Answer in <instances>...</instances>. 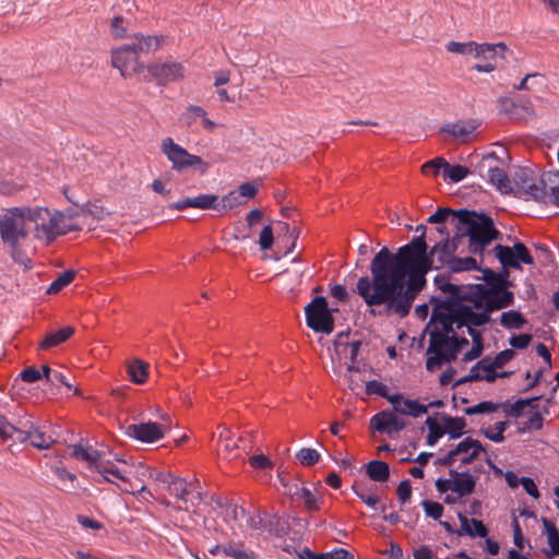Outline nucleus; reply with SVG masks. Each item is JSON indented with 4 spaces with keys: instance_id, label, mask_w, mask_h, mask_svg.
<instances>
[{
    "instance_id": "4",
    "label": "nucleus",
    "mask_w": 559,
    "mask_h": 559,
    "mask_svg": "<svg viewBox=\"0 0 559 559\" xmlns=\"http://www.w3.org/2000/svg\"><path fill=\"white\" fill-rule=\"evenodd\" d=\"M28 223L34 224V237L52 242L57 237L81 230L78 224H68L66 214L45 206H27Z\"/></svg>"
},
{
    "instance_id": "29",
    "label": "nucleus",
    "mask_w": 559,
    "mask_h": 559,
    "mask_svg": "<svg viewBox=\"0 0 559 559\" xmlns=\"http://www.w3.org/2000/svg\"><path fill=\"white\" fill-rule=\"evenodd\" d=\"M506 114L515 120L524 119L534 115L533 106L530 102L510 100L503 103Z\"/></svg>"
},
{
    "instance_id": "10",
    "label": "nucleus",
    "mask_w": 559,
    "mask_h": 559,
    "mask_svg": "<svg viewBox=\"0 0 559 559\" xmlns=\"http://www.w3.org/2000/svg\"><path fill=\"white\" fill-rule=\"evenodd\" d=\"M111 64L114 68L119 69L123 78H129L144 69V64L140 61V56L130 44L111 51Z\"/></svg>"
},
{
    "instance_id": "3",
    "label": "nucleus",
    "mask_w": 559,
    "mask_h": 559,
    "mask_svg": "<svg viewBox=\"0 0 559 559\" xmlns=\"http://www.w3.org/2000/svg\"><path fill=\"white\" fill-rule=\"evenodd\" d=\"M552 177L559 178V171H549L537 179L532 169L520 167L514 173L510 193L525 201L559 206V186H548Z\"/></svg>"
},
{
    "instance_id": "43",
    "label": "nucleus",
    "mask_w": 559,
    "mask_h": 559,
    "mask_svg": "<svg viewBox=\"0 0 559 559\" xmlns=\"http://www.w3.org/2000/svg\"><path fill=\"white\" fill-rule=\"evenodd\" d=\"M224 555L236 559H257V556L252 550H246L242 545L235 543L226 544Z\"/></svg>"
},
{
    "instance_id": "35",
    "label": "nucleus",
    "mask_w": 559,
    "mask_h": 559,
    "mask_svg": "<svg viewBox=\"0 0 559 559\" xmlns=\"http://www.w3.org/2000/svg\"><path fill=\"white\" fill-rule=\"evenodd\" d=\"M76 272L74 270H67L58 275V277L50 284L47 288L48 295H55L59 293L62 288L68 286L74 280Z\"/></svg>"
},
{
    "instance_id": "32",
    "label": "nucleus",
    "mask_w": 559,
    "mask_h": 559,
    "mask_svg": "<svg viewBox=\"0 0 559 559\" xmlns=\"http://www.w3.org/2000/svg\"><path fill=\"white\" fill-rule=\"evenodd\" d=\"M288 492L293 498L302 499L308 511L313 512L320 509L321 498L317 497L307 487H296V491L288 488Z\"/></svg>"
},
{
    "instance_id": "59",
    "label": "nucleus",
    "mask_w": 559,
    "mask_h": 559,
    "mask_svg": "<svg viewBox=\"0 0 559 559\" xmlns=\"http://www.w3.org/2000/svg\"><path fill=\"white\" fill-rule=\"evenodd\" d=\"M396 495H397L399 501L402 504H404V503H406L407 501L411 500V497H412V486H411V480L409 479H404V480H402L399 484L397 489H396Z\"/></svg>"
},
{
    "instance_id": "61",
    "label": "nucleus",
    "mask_w": 559,
    "mask_h": 559,
    "mask_svg": "<svg viewBox=\"0 0 559 559\" xmlns=\"http://www.w3.org/2000/svg\"><path fill=\"white\" fill-rule=\"evenodd\" d=\"M20 378L27 383H33L36 381H39L43 379L41 372L34 366H28L24 368L21 373Z\"/></svg>"
},
{
    "instance_id": "13",
    "label": "nucleus",
    "mask_w": 559,
    "mask_h": 559,
    "mask_svg": "<svg viewBox=\"0 0 559 559\" xmlns=\"http://www.w3.org/2000/svg\"><path fill=\"white\" fill-rule=\"evenodd\" d=\"M497 159L498 157L495 152L484 155L481 162L478 165V169L481 171L483 169L487 168L489 182L493 185L501 193H510L512 190V183L507 173L502 168L491 165V162H496Z\"/></svg>"
},
{
    "instance_id": "20",
    "label": "nucleus",
    "mask_w": 559,
    "mask_h": 559,
    "mask_svg": "<svg viewBox=\"0 0 559 559\" xmlns=\"http://www.w3.org/2000/svg\"><path fill=\"white\" fill-rule=\"evenodd\" d=\"M452 477L453 492L459 497H465L474 492L476 487V477L469 474L468 471L457 472L455 469L449 471Z\"/></svg>"
},
{
    "instance_id": "41",
    "label": "nucleus",
    "mask_w": 559,
    "mask_h": 559,
    "mask_svg": "<svg viewBox=\"0 0 559 559\" xmlns=\"http://www.w3.org/2000/svg\"><path fill=\"white\" fill-rule=\"evenodd\" d=\"M426 425H427L428 430H429L426 442H427L428 445L433 447V445L437 444L439 439L443 435H445L443 426L438 424V421L435 418H432V417H428L426 419Z\"/></svg>"
},
{
    "instance_id": "49",
    "label": "nucleus",
    "mask_w": 559,
    "mask_h": 559,
    "mask_svg": "<svg viewBox=\"0 0 559 559\" xmlns=\"http://www.w3.org/2000/svg\"><path fill=\"white\" fill-rule=\"evenodd\" d=\"M296 457L299 460L301 465L312 466L319 462L320 453L311 448H302L297 452Z\"/></svg>"
},
{
    "instance_id": "25",
    "label": "nucleus",
    "mask_w": 559,
    "mask_h": 559,
    "mask_svg": "<svg viewBox=\"0 0 559 559\" xmlns=\"http://www.w3.org/2000/svg\"><path fill=\"white\" fill-rule=\"evenodd\" d=\"M462 301H464V299H456L452 295L444 300H439L437 297H431V302L435 304L431 313V322H435L436 318L444 313L447 314L456 312V310L464 306Z\"/></svg>"
},
{
    "instance_id": "40",
    "label": "nucleus",
    "mask_w": 559,
    "mask_h": 559,
    "mask_svg": "<svg viewBox=\"0 0 559 559\" xmlns=\"http://www.w3.org/2000/svg\"><path fill=\"white\" fill-rule=\"evenodd\" d=\"M427 412L428 406L420 404L416 400L405 399L403 400L402 411L400 412V414L417 418L426 414Z\"/></svg>"
},
{
    "instance_id": "5",
    "label": "nucleus",
    "mask_w": 559,
    "mask_h": 559,
    "mask_svg": "<svg viewBox=\"0 0 559 559\" xmlns=\"http://www.w3.org/2000/svg\"><path fill=\"white\" fill-rule=\"evenodd\" d=\"M27 206H13L0 213V237L3 243L21 241L28 237Z\"/></svg>"
},
{
    "instance_id": "15",
    "label": "nucleus",
    "mask_w": 559,
    "mask_h": 559,
    "mask_svg": "<svg viewBox=\"0 0 559 559\" xmlns=\"http://www.w3.org/2000/svg\"><path fill=\"white\" fill-rule=\"evenodd\" d=\"M147 71L158 85H167L182 80L185 76V68L181 63L175 61L150 64Z\"/></svg>"
},
{
    "instance_id": "33",
    "label": "nucleus",
    "mask_w": 559,
    "mask_h": 559,
    "mask_svg": "<svg viewBox=\"0 0 559 559\" xmlns=\"http://www.w3.org/2000/svg\"><path fill=\"white\" fill-rule=\"evenodd\" d=\"M29 443L39 450L49 449L53 443V439L50 436H47L45 432L40 431L34 423H29Z\"/></svg>"
},
{
    "instance_id": "52",
    "label": "nucleus",
    "mask_w": 559,
    "mask_h": 559,
    "mask_svg": "<svg viewBox=\"0 0 559 559\" xmlns=\"http://www.w3.org/2000/svg\"><path fill=\"white\" fill-rule=\"evenodd\" d=\"M500 408V404L493 403L491 401H484L478 403L477 405L466 407L464 409V413L466 415H476V414H486V413H493Z\"/></svg>"
},
{
    "instance_id": "24",
    "label": "nucleus",
    "mask_w": 559,
    "mask_h": 559,
    "mask_svg": "<svg viewBox=\"0 0 559 559\" xmlns=\"http://www.w3.org/2000/svg\"><path fill=\"white\" fill-rule=\"evenodd\" d=\"M476 128L477 124L475 123L474 120H465L443 124L440 128V132L448 133L455 139H461L462 141H465V139L469 134H472L476 130Z\"/></svg>"
},
{
    "instance_id": "22",
    "label": "nucleus",
    "mask_w": 559,
    "mask_h": 559,
    "mask_svg": "<svg viewBox=\"0 0 559 559\" xmlns=\"http://www.w3.org/2000/svg\"><path fill=\"white\" fill-rule=\"evenodd\" d=\"M102 452L92 448H85L82 444L73 447L72 456L85 461L95 472L104 471V462L102 461Z\"/></svg>"
},
{
    "instance_id": "46",
    "label": "nucleus",
    "mask_w": 559,
    "mask_h": 559,
    "mask_svg": "<svg viewBox=\"0 0 559 559\" xmlns=\"http://www.w3.org/2000/svg\"><path fill=\"white\" fill-rule=\"evenodd\" d=\"M243 203L245 201L241 200L240 194L236 190L230 191L228 194L218 200V207L216 211H229Z\"/></svg>"
},
{
    "instance_id": "23",
    "label": "nucleus",
    "mask_w": 559,
    "mask_h": 559,
    "mask_svg": "<svg viewBox=\"0 0 559 559\" xmlns=\"http://www.w3.org/2000/svg\"><path fill=\"white\" fill-rule=\"evenodd\" d=\"M490 313L488 312H476L472 307L464 305L459 309V318L461 320V325L477 328L481 326L490 321Z\"/></svg>"
},
{
    "instance_id": "34",
    "label": "nucleus",
    "mask_w": 559,
    "mask_h": 559,
    "mask_svg": "<svg viewBox=\"0 0 559 559\" xmlns=\"http://www.w3.org/2000/svg\"><path fill=\"white\" fill-rule=\"evenodd\" d=\"M5 245L9 247L10 255L16 264L24 266L25 270L32 269V260L21 248L20 241L8 242Z\"/></svg>"
},
{
    "instance_id": "53",
    "label": "nucleus",
    "mask_w": 559,
    "mask_h": 559,
    "mask_svg": "<svg viewBox=\"0 0 559 559\" xmlns=\"http://www.w3.org/2000/svg\"><path fill=\"white\" fill-rule=\"evenodd\" d=\"M476 367H481V370L486 372L483 374V380L492 383L498 379V372L495 370L497 368L489 361V358L486 357L477 361Z\"/></svg>"
},
{
    "instance_id": "8",
    "label": "nucleus",
    "mask_w": 559,
    "mask_h": 559,
    "mask_svg": "<svg viewBox=\"0 0 559 559\" xmlns=\"http://www.w3.org/2000/svg\"><path fill=\"white\" fill-rule=\"evenodd\" d=\"M337 310L329 308L325 297L317 296L305 307L307 325L317 333L331 334L334 330L333 312Z\"/></svg>"
},
{
    "instance_id": "48",
    "label": "nucleus",
    "mask_w": 559,
    "mask_h": 559,
    "mask_svg": "<svg viewBox=\"0 0 559 559\" xmlns=\"http://www.w3.org/2000/svg\"><path fill=\"white\" fill-rule=\"evenodd\" d=\"M449 216H452V218H457V210H452L449 207H439L433 214H431L427 218V223L441 225L448 221Z\"/></svg>"
},
{
    "instance_id": "55",
    "label": "nucleus",
    "mask_w": 559,
    "mask_h": 559,
    "mask_svg": "<svg viewBox=\"0 0 559 559\" xmlns=\"http://www.w3.org/2000/svg\"><path fill=\"white\" fill-rule=\"evenodd\" d=\"M421 506L427 516L432 518L433 520H440L443 513V506L439 502L423 500Z\"/></svg>"
},
{
    "instance_id": "38",
    "label": "nucleus",
    "mask_w": 559,
    "mask_h": 559,
    "mask_svg": "<svg viewBox=\"0 0 559 559\" xmlns=\"http://www.w3.org/2000/svg\"><path fill=\"white\" fill-rule=\"evenodd\" d=\"M435 284L437 287L443 292L452 295L456 299H464L466 296H464L460 289V287L455 284H452L449 282V278L445 275H437L435 277Z\"/></svg>"
},
{
    "instance_id": "26",
    "label": "nucleus",
    "mask_w": 559,
    "mask_h": 559,
    "mask_svg": "<svg viewBox=\"0 0 559 559\" xmlns=\"http://www.w3.org/2000/svg\"><path fill=\"white\" fill-rule=\"evenodd\" d=\"M263 527L271 534L276 537H284L290 531V525L288 521L277 514H267L264 513V524Z\"/></svg>"
},
{
    "instance_id": "11",
    "label": "nucleus",
    "mask_w": 559,
    "mask_h": 559,
    "mask_svg": "<svg viewBox=\"0 0 559 559\" xmlns=\"http://www.w3.org/2000/svg\"><path fill=\"white\" fill-rule=\"evenodd\" d=\"M468 345V340L464 336H457L455 333L450 337V342L444 345L440 352L428 356L426 369L430 372L440 368L443 364H450L457 358L459 353Z\"/></svg>"
},
{
    "instance_id": "44",
    "label": "nucleus",
    "mask_w": 559,
    "mask_h": 559,
    "mask_svg": "<svg viewBox=\"0 0 559 559\" xmlns=\"http://www.w3.org/2000/svg\"><path fill=\"white\" fill-rule=\"evenodd\" d=\"M552 555H559V531L551 520L543 519Z\"/></svg>"
},
{
    "instance_id": "12",
    "label": "nucleus",
    "mask_w": 559,
    "mask_h": 559,
    "mask_svg": "<svg viewBox=\"0 0 559 559\" xmlns=\"http://www.w3.org/2000/svg\"><path fill=\"white\" fill-rule=\"evenodd\" d=\"M493 250L503 267L521 270V262L525 264L534 262L531 252L522 242H516L513 247L497 245Z\"/></svg>"
},
{
    "instance_id": "54",
    "label": "nucleus",
    "mask_w": 559,
    "mask_h": 559,
    "mask_svg": "<svg viewBox=\"0 0 559 559\" xmlns=\"http://www.w3.org/2000/svg\"><path fill=\"white\" fill-rule=\"evenodd\" d=\"M444 167H449V163L443 157H436L431 160L426 162L421 166V171L425 175L435 174L437 175L439 169H444Z\"/></svg>"
},
{
    "instance_id": "45",
    "label": "nucleus",
    "mask_w": 559,
    "mask_h": 559,
    "mask_svg": "<svg viewBox=\"0 0 559 559\" xmlns=\"http://www.w3.org/2000/svg\"><path fill=\"white\" fill-rule=\"evenodd\" d=\"M449 270L454 273L462 271L478 270L477 261L472 257L456 258L454 257L451 261Z\"/></svg>"
},
{
    "instance_id": "50",
    "label": "nucleus",
    "mask_w": 559,
    "mask_h": 559,
    "mask_svg": "<svg viewBox=\"0 0 559 559\" xmlns=\"http://www.w3.org/2000/svg\"><path fill=\"white\" fill-rule=\"evenodd\" d=\"M509 426L508 420L498 421L495 424L496 432H492L490 429H481L480 433H483L487 439L493 441V442H502L504 441V431Z\"/></svg>"
},
{
    "instance_id": "62",
    "label": "nucleus",
    "mask_w": 559,
    "mask_h": 559,
    "mask_svg": "<svg viewBox=\"0 0 559 559\" xmlns=\"http://www.w3.org/2000/svg\"><path fill=\"white\" fill-rule=\"evenodd\" d=\"M29 423L31 420H26L25 423H20L21 427H15L14 437L12 439L19 442H29Z\"/></svg>"
},
{
    "instance_id": "17",
    "label": "nucleus",
    "mask_w": 559,
    "mask_h": 559,
    "mask_svg": "<svg viewBox=\"0 0 559 559\" xmlns=\"http://www.w3.org/2000/svg\"><path fill=\"white\" fill-rule=\"evenodd\" d=\"M124 433L144 443H153L164 437L163 426L154 421L129 425Z\"/></svg>"
},
{
    "instance_id": "6",
    "label": "nucleus",
    "mask_w": 559,
    "mask_h": 559,
    "mask_svg": "<svg viewBox=\"0 0 559 559\" xmlns=\"http://www.w3.org/2000/svg\"><path fill=\"white\" fill-rule=\"evenodd\" d=\"M460 322L459 310L454 313L439 316L435 322L430 321L425 330L429 332V345L426 354L431 356L436 352H440L450 342V337L456 333V330L462 329Z\"/></svg>"
},
{
    "instance_id": "2",
    "label": "nucleus",
    "mask_w": 559,
    "mask_h": 559,
    "mask_svg": "<svg viewBox=\"0 0 559 559\" xmlns=\"http://www.w3.org/2000/svg\"><path fill=\"white\" fill-rule=\"evenodd\" d=\"M455 227V240L468 238V251L483 255L485 248L493 240L501 239V233L495 227L493 219L486 213L467 209L457 210V218H451Z\"/></svg>"
},
{
    "instance_id": "56",
    "label": "nucleus",
    "mask_w": 559,
    "mask_h": 559,
    "mask_svg": "<svg viewBox=\"0 0 559 559\" xmlns=\"http://www.w3.org/2000/svg\"><path fill=\"white\" fill-rule=\"evenodd\" d=\"M124 17L122 15H117L111 20L110 31L115 38H124L127 36V28L123 25Z\"/></svg>"
},
{
    "instance_id": "28",
    "label": "nucleus",
    "mask_w": 559,
    "mask_h": 559,
    "mask_svg": "<svg viewBox=\"0 0 559 559\" xmlns=\"http://www.w3.org/2000/svg\"><path fill=\"white\" fill-rule=\"evenodd\" d=\"M162 40L163 37L136 34L134 36V41L130 45L133 46L134 50L140 56L141 53H150L156 51L160 47Z\"/></svg>"
},
{
    "instance_id": "47",
    "label": "nucleus",
    "mask_w": 559,
    "mask_h": 559,
    "mask_svg": "<svg viewBox=\"0 0 559 559\" xmlns=\"http://www.w3.org/2000/svg\"><path fill=\"white\" fill-rule=\"evenodd\" d=\"M443 177L449 178L453 182H460L469 174V169L462 165H450L444 167Z\"/></svg>"
},
{
    "instance_id": "14",
    "label": "nucleus",
    "mask_w": 559,
    "mask_h": 559,
    "mask_svg": "<svg viewBox=\"0 0 559 559\" xmlns=\"http://www.w3.org/2000/svg\"><path fill=\"white\" fill-rule=\"evenodd\" d=\"M461 240H455V235L451 239L436 243L430 251H427V257H431V269L439 270L451 264V261L455 257Z\"/></svg>"
},
{
    "instance_id": "16",
    "label": "nucleus",
    "mask_w": 559,
    "mask_h": 559,
    "mask_svg": "<svg viewBox=\"0 0 559 559\" xmlns=\"http://www.w3.org/2000/svg\"><path fill=\"white\" fill-rule=\"evenodd\" d=\"M370 427L381 433H399L406 427V421L396 416L395 412L381 411L370 419Z\"/></svg>"
},
{
    "instance_id": "37",
    "label": "nucleus",
    "mask_w": 559,
    "mask_h": 559,
    "mask_svg": "<svg viewBox=\"0 0 559 559\" xmlns=\"http://www.w3.org/2000/svg\"><path fill=\"white\" fill-rule=\"evenodd\" d=\"M500 323L506 329H521L526 323V320L521 312L510 310L501 314Z\"/></svg>"
},
{
    "instance_id": "58",
    "label": "nucleus",
    "mask_w": 559,
    "mask_h": 559,
    "mask_svg": "<svg viewBox=\"0 0 559 559\" xmlns=\"http://www.w3.org/2000/svg\"><path fill=\"white\" fill-rule=\"evenodd\" d=\"M388 386L378 380H370L366 383L367 395L386 396Z\"/></svg>"
},
{
    "instance_id": "21",
    "label": "nucleus",
    "mask_w": 559,
    "mask_h": 559,
    "mask_svg": "<svg viewBox=\"0 0 559 559\" xmlns=\"http://www.w3.org/2000/svg\"><path fill=\"white\" fill-rule=\"evenodd\" d=\"M162 481L164 484H167L169 493L178 498L182 504H179L177 507L178 510H188V500L187 495L188 491V484L185 479L175 476L171 473L166 474Z\"/></svg>"
},
{
    "instance_id": "31",
    "label": "nucleus",
    "mask_w": 559,
    "mask_h": 559,
    "mask_svg": "<svg viewBox=\"0 0 559 559\" xmlns=\"http://www.w3.org/2000/svg\"><path fill=\"white\" fill-rule=\"evenodd\" d=\"M368 477L378 483L386 481L390 477L389 464L384 461L373 460L365 465Z\"/></svg>"
},
{
    "instance_id": "18",
    "label": "nucleus",
    "mask_w": 559,
    "mask_h": 559,
    "mask_svg": "<svg viewBox=\"0 0 559 559\" xmlns=\"http://www.w3.org/2000/svg\"><path fill=\"white\" fill-rule=\"evenodd\" d=\"M170 210L183 211L188 207H197L200 210H215L218 207V195L216 194H199L197 197H188L168 205Z\"/></svg>"
},
{
    "instance_id": "30",
    "label": "nucleus",
    "mask_w": 559,
    "mask_h": 559,
    "mask_svg": "<svg viewBox=\"0 0 559 559\" xmlns=\"http://www.w3.org/2000/svg\"><path fill=\"white\" fill-rule=\"evenodd\" d=\"M441 421L443 424L444 433L449 435L450 439H459L463 436L466 427L465 418L442 414Z\"/></svg>"
},
{
    "instance_id": "39",
    "label": "nucleus",
    "mask_w": 559,
    "mask_h": 559,
    "mask_svg": "<svg viewBox=\"0 0 559 559\" xmlns=\"http://www.w3.org/2000/svg\"><path fill=\"white\" fill-rule=\"evenodd\" d=\"M128 373L134 383L142 384L147 378V365L141 360H134L129 365Z\"/></svg>"
},
{
    "instance_id": "63",
    "label": "nucleus",
    "mask_w": 559,
    "mask_h": 559,
    "mask_svg": "<svg viewBox=\"0 0 559 559\" xmlns=\"http://www.w3.org/2000/svg\"><path fill=\"white\" fill-rule=\"evenodd\" d=\"M531 341H532L531 334H520V335L511 336L509 340V343L513 348L524 349L530 345Z\"/></svg>"
},
{
    "instance_id": "64",
    "label": "nucleus",
    "mask_w": 559,
    "mask_h": 559,
    "mask_svg": "<svg viewBox=\"0 0 559 559\" xmlns=\"http://www.w3.org/2000/svg\"><path fill=\"white\" fill-rule=\"evenodd\" d=\"M319 559H354V555L346 549L340 548L320 554Z\"/></svg>"
},
{
    "instance_id": "9",
    "label": "nucleus",
    "mask_w": 559,
    "mask_h": 559,
    "mask_svg": "<svg viewBox=\"0 0 559 559\" xmlns=\"http://www.w3.org/2000/svg\"><path fill=\"white\" fill-rule=\"evenodd\" d=\"M449 52L461 53V55H474L476 58H495L501 55L504 58V52H510L509 48L504 43L497 44H477L475 41L459 43L449 41L445 46Z\"/></svg>"
},
{
    "instance_id": "51",
    "label": "nucleus",
    "mask_w": 559,
    "mask_h": 559,
    "mask_svg": "<svg viewBox=\"0 0 559 559\" xmlns=\"http://www.w3.org/2000/svg\"><path fill=\"white\" fill-rule=\"evenodd\" d=\"M237 449L238 443L231 438L230 441L217 444V454L225 460H233L238 456Z\"/></svg>"
},
{
    "instance_id": "7",
    "label": "nucleus",
    "mask_w": 559,
    "mask_h": 559,
    "mask_svg": "<svg viewBox=\"0 0 559 559\" xmlns=\"http://www.w3.org/2000/svg\"><path fill=\"white\" fill-rule=\"evenodd\" d=\"M162 152L173 164V169L182 171L189 167L194 168L199 175H204L210 168V164L200 156L190 154L186 148L175 143L171 138H165L162 141Z\"/></svg>"
},
{
    "instance_id": "42",
    "label": "nucleus",
    "mask_w": 559,
    "mask_h": 559,
    "mask_svg": "<svg viewBox=\"0 0 559 559\" xmlns=\"http://www.w3.org/2000/svg\"><path fill=\"white\" fill-rule=\"evenodd\" d=\"M538 400H539V396H535V397L527 399V400H518L512 405L502 403V404H500V407L504 408V412L508 416L519 417L522 415V413L524 412V408L526 406L532 405L533 403H535Z\"/></svg>"
},
{
    "instance_id": "36",
    "label": "nucleus",
    "mask_w": 559,
    "mask_h": 559,
    "mask_svg": "<svg viewBox=\"0 0 559 559\" xmlns=\"http://www.w3.org/2000/svg\"><path fill=\"white\" fill-rule=\"evenodd\" d=\"M486 287L481 284L477 285V292L473 295H467V294H463L464 296H466V298H464V301H471L473 302L474 305V308L476 309H481L484 312H488L490 313V311L488 310V305H487V300H488V297H487V293H486Z\"/></svg>"
},
{
    "instance_id": "27",
    "label": "nucleus",
    "mask_w": 559,
    "mask_h": 559,
    "mask_svg": "<svg viewBox=\"0 0 559 559\" xmlns=\"http://www.w3.org/2000/svg\"><path fill=\"white\" fill-rule=\"evenodd\" d=\"M74 328L71 325L61 328L58 331L50 332L45 335L43 341L39 343V347L44 350H48L55 346H58L68 341L74 334Z\"/></svg>"
},
{
    "instance_id": "1",
    "label": "nucleus",
    "mask_w": 559,
    "mask_h": 559,
    "mask_svg": "<svg viewBox=\"0 0 559 559\" xmlns=\"http://www.w3.org/2000/svg\"><path fill=\"white\" fill-rule=\"evenodd\" d=\"M416 231L420 235L395 253L383 247L371 261V277L365 275L358 280L355 292L371 308L372 316L406 318L426 287V275L431 270L426 226L418 225Z\"/></svg>"
},
{
    "instance_id": "57",
    "label": "nucleus",
    "mask_w": 559,
    "mask_h": 559,
    "mask_svg": "<svg viewBox=\"0 0 559 559\" xmlns=\"http://www.w3.org/2000/svg\"><path fill=\"white\" fill-rule=\"evenodd\" d=\"M204 116H206V111L202 107L191 105L182 114L181 119L188 126H190L194 119H197V118H204Z\"/></svg>"
},
{
    "instance_id": "60",
    "label": "nucleus",
    "mask_w": 559,
    "mask_h": 559,
    "mask_svg": "<svg viewBox=\"0 0 559 559\" xmlns=\"http://www.w3.org/2000/svg\"><path fill=\"white\" fill-rule=\"evenodd\" d=\"M274 242L273 229L270 225L264 226L260 233L259 245L262 250H269Z\"/></svg>"
},
{
    "instance_id": "19",
    "label": "nucleus",
    "mask_w": 559,
    "mask_h": 559,
    "mask_svg": "<svg viewBox=\"0 0 559 559\" xmlns=\"http://www.w3.org/2000/svg\"><path fill=\"white\" fill-rule=\"evenodd\" d=\"M487 305L490 312L511 306L514 301L513 293L502 286H491L486 289Z\"/></svg>"
}]
</instances>
